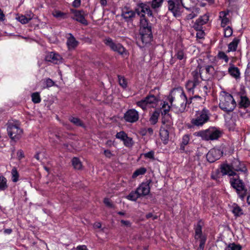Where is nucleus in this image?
<instances>
[{
	"label": "nucleus",
	"instance_id": "f257e3e1",
	"mask_svg": "<svg viewBox=\"0 0 250 250\" xmlns=\"http://www.w3.org/2000/svg\"><path fill=\"white\" fill-rule=\"evenodd\" d=\"M171 106H174L177 111H184L187 104V98L183 89L181 88L173 89L168 97Z\"/></svg>",
	"mask_w": 250,
	"mask_h": 250
},
{
	"label": "nucleus",
	"instance_id": "f03ea898",
	"mask_svg": "<svg viewBox=\"0 0 250 250\" xmlns=\"http://www.w3.org/2000/svg\"><path fill=\"white\" fill-rule=\"evenodd\" d=\"M237 171L246 172L247 170L245 165L240 162L238 159H234L230 166L224 165L221 167V172L222 175L228 174L229 176H232L235 174L233 171Z\"/></svg>",
	"mask_w": 250,
	"mask_h": 250
},
{
	"label": "nucleus",
	"instance_id": "7ed1b4c3",
	"mask_svg": "<svg viewBox=\"0 0 250 250\" xmlns=\"http://www.w3.org/2000/svg\"><path fill=\"white\" fill-rule=\"evenodd\" d=\"M236 106V103L230 94H225L222 96L219 103V107L223 110L229 112L232 111Z\"/></svg>",
	"mask_w": 250,
	"mask_h": 250
},
{
	"label": "nucleus",
	"instance_id": "20e7f679",
	"mask_svg": "<svg viewBox=\"0 0 250 250\" xmlns=\"http://www.w3.org/2000/svg\"><path fill=\"white\" fill-rule=\"evenodd\" d=\"M201 68V67L198 66L197 69L192 72L193 80L188 81L186 85L188 91L192 94L193 93V89L197 85H199L201 82L200 80V79H202L200 73Z\"/></svg>",
	"mask_w": 250,
	"mask_h": 250
},
{
	"label": "nucleus",
	"instance_id": "39448f33",
	"mask_svg": "<svg viewBox=\"0 0 250 250\" xmlns=\"http://www.w3.org/2000/svg\"><path fill=\"white\" fill-rule=\"evenodd\" d=\"M7 125L8 134L14 141L19 139L22 133V130L20 128L18 122H8Z\"/></svg>",
	"mask_w": 250,
	"mask_h": 250
},
{
	"label": "nucleus",
	"instance_id": "423d86ee",
	"mask_svg": "<svg viewBox=\"0 0 250 250\" xmlns=\"http://www.w3.org/2000/svg\"><path fill=\"white\" fill-rule=\"evenodd\" d=\"M209 118V111L204 108L201 111L196 112L195 118L191 120V123L194 125L201 126L207 122Z\"/></svg>",
	"mask_w": 250,
	"mask_h": 250
},
{
	"label": "nucleus",
	"instance_id": "0eeeda50",
	"mask_svg": "<svg viewBox=\"0 0 250 250\" xmlns=\"http://www.w3.org/2000/svg\"><path fill=\"white\" fill-rule=\"evenodd\" d=\"M168 9L175 17H178L183 12L182 5L179 0H168L167 1Z\"/></svg>",
	"mask_w": 250,
	"mask_h": 250
},
{
	"label": "nucleus",
	"instance_id": "6e6552de",
	"mask_svg": "<svg viewBox=\"0 0 250 250\" xmlns=\"http://www.w3.org/2000/svg\"><path fill=\"white\" fill-rule=\"evenodd\" d=\"M136 14L140 15V12L138 9L135 11L131 10L130 8L125 6L122 10L121 17L126 22L131 21L136 17Z\"/></svg>",
	"mask_w": 250,
	"mask_h": 250
},
{
	"label": "nucleus",
	"instance_id": "1a4fd4ad",
	"mask_svg": "<svg viewBox=\"0 0 250 250\" xmlns=\"http://www.w3.org/2000/svg\"><path fill=\"white\" fill-rule=\"evenodd\" d=\"M230 183L231 186L236 189L239 197L243 199L246 195L247 189L242 180L238 179L232 178L230 180Z\"/></svg>",
	"mask_w": 250,
	"mask_h": 250
},
{
	"label": "nucleus",
	"instance_id": "9d476101",
	"mask_svg": "<svg viewBox=\"0 0 250 250\" xmlns=\"http://www.w3.org/2000/svg\"><path fill=\"white\" fill-rule=\"evenodd\" d=\"M105 44L110 48L113 51L118 52L121 55L126 54L125 48L120 43H116L110 38L104 40Z\"/></svg>",
	"mask_w": 250,
	"mask_h": 250
},
{
	"label": "nucleus",
	"instance_id": "9b49d317",
	"mask_svg": "<svg viewBox=\"0 0 250 250\" xmlns=\"http://www.w3.org/2000/svg\"><path fill=\"white\" fill-rule=\"evenodd\" d=\"M157 99L153 95H149L144 99L137 102V105L143 110L146 109L147 106H151V104H156Z\"/></svg>",
	"mask_w": 250,
	"mask_h": 250
},
{
	"label": "nucleus",
	"instance_id": "f8f14e48",
	"mask_svg": "<svg viewBox=\"0 0 250 250\" xmlns=\"http://www.w3.org/2000/svg\"><path fill=\"white\" fill-rule=\"evenodd\" d=\"M223 152L218 149L212 148L207 154V159L210 163L218 160L222 155Z\"/></svg>",
	"mask_w": 250,
	"mask_h": 250
},
{
	"label": "nucleus",
	"instance_id": "ddd939ff",
	"mask_svg": "<svg viewBox=\"0 0 250 250\" xmlns=\"http://www.w3.org/2000/svg\"><path fill=\"white\" fill-rule=\"evenodd\" d=\"M125 120L129 123H134L139 119L138 112L135 109H132L127 110L124 115Z\"/></svg>",
	"mask_w": 250,
	"mask_h": 250
},
{
	"label": "nucleus",
	"instance_id": "4468645a",
	"mask_svg": "<svg viewBox=\"0 0 250 250\" xmlns=\"http://www.w3.org/2000/svg\"><path fill=\"white\" fill-rule=\"evenodd\" d=\"M151 182V180H148L146 183H142L140 186L136 189L137 192L142 196H146L148 195L150 192V188L149 184Z\"/></svg>",
	"mask_w": 250,
	"mask_h": 250
},
{
	"label": "nucleus",
	"instance_id": "2eb2a0df",
	"mask_svg": "<svg viewBox=\"0 0 250 250\" xmlns=\"http://www.w3.org/2000/svg\"><path fill=\"white\" fill-rule=\"evenodd\" d=\"M209 20V16L207 14H205L201 16L193 25V28L195 30H200L202 29V25L206 24Z\"/></svg>",
	"mask_w": 250,
	"mask_h": 250
},
{
	"label": "nucleus",
	"instance_id": "dca6fc26",
	"mask_svg": "<svg viewBox=\"0 0 250 250\" xmlns=\"http://www.w3.org/2000/svg\"><path fill=\"white\" fill-rule=\"evenodd\" d=\"M47 61L51 62L55 64H58L62 62V58L58 54L51 52L45 58Z\"/></svg>",
	"mask_w": 250,
	"mask_h": 250
},
{
	"label": "nucleus",
	"instance_id": "f3484780",
	"mask_svg": "<svg viewBox=\"0 0 250 250\" xmlns=\"http://www.w3.org/2000/svg\"><path fill=\"white\" fill-rule=\"evenodd\" d=\"M72 12L74 13L75 17L74 19L84 25L87 24V21L84 18L83 11L74 10L72 11Z\"/></svg>",
	"mask_w": 250,
	"mask_h": 250
},
{
	"label": "nucleus",
	"instance_id": "a211bd4d",
	"mask_svg": "<svg viewBox=\"0 0 250 250\" xmlns=\"http://www.w3.org/2000/svg\"><path fill=\"white\" fill-rule=\"evenodd\" d=\"M152 38V35H149V34H144L140 33L137 38V42H141L142 45H144L147 44V43H149L151 41Z\"/></svg>",
	"mask_w": 250,
	"mask_h": 250
},
{
	"label": "nucleus",
	"instance_id": "6ab92c4d",
	"mask_svg": "<svg viewBox=\"0 0 250 250\" xmlns=\"http://www.w3.org/2000/svg\"><path fill=\"white\" fill-rule=\"evenodd\" d=\"M228 72L232 77L235 79H238L240 77V73L239 69L232 63L229 64V67L228 68Z\"/></svg>",
	"mask_w": 250,
	"mask_h": 250
},
{
	"label": "nucleus",
	"instance_id": "aec40b11",
	"mask_svg": "<svg viewBox=\"0 0 250 250\" xmlns=\"http://www.w3.org/2000/svg\"><path fill=\"white\" fill-rule=\"evenodd\" d=\"M229 14V11H221L220 12L219 18L221 19V26L224 27L228 24L230 21L227 16Z\"/></svg>",
	"mask_w": 250,
	"mask_h": 250
},
{
	"label": "nucleus",
	"instance_id": "412c9836",
	"mask_svg": "<svg viewBox=\"0 0 250 250\" xmlns=\"http://www.w3.org/2000/svg\"><path fill=\"white\" fill-rule=\"evenodd\" d=\"M70 36L67 39V45L69 49H74L78 45V42L71 34H70Z\"/></svg>",
	"mask_w": 250,
	"mask_h": 250
},
{
	"label": "nucleus",
	"instance_id": "4be33fe9",
	"mask_svg": "<svg viewBox=\"0 0 250 250\" xmlns=\"http://www.w3.org/2000/svg\"><path fill=\"white\" fill-rule=\"evenodd\" d=\"M240 42V39L238 38H234L232 42H230L228 45V52L235 51L236 50L238 43Z\"/></svg>",
	"mask_w": 250,
	"mask_h": 250
},
{
	"label": "nucleus",
	"instance_id": "5701e85b",
	"mask_svg": "<svg viewBox=\"0 0 250 250\" xmlns=\"http://www.w3.org/2000/svg\"><path fill=\"white\" fill-rule=\"evenodd\" d=\"M162 122L166 125L167 128H169L172 125V120L169 114H166L163 116Z\"/></svg>",
	"mask_w": 250,
	"mask_h": 250
},
{
	"label": "nucleus",
	"instance_id": "b1692460",
	"mask_svg": "<svg viewBox=\"0 0 250 250\" xmlns=\"http://www.w3.org/2000/svg\"><path fill=\"white\" fill-rule=\"evenodd\" d=\"M240 101L239 102V104L241 106L244 107H247L250 104V101L246 96H244L242 94L240 95Z\"/></svg>",
	"mask_w": 250,
	"mask_h": 250
},
{
	"label": "nucleus",
	"instance_id": "393cba45",
	"mask_svg": "<svg viewBox=\"0 0 250 250\" xmlns=\"http://www.w3.org/2000/svg\"><path fill=\"white\" fill-rule=\"evenodd\" d=\"M197 136L201 137L202 139L206 141L210 140L209 129L197 132Z\"/></svg>",
	"mask_w": 250,
	"mask_h": 250
},
{
	"label": "nucleus",
	"instance_id": "a878e982",
	"mask_svg": "<svg viewBox=\"0 0 250 250\" xmlns=\"http://www.w3.org/2000/svg\"><path fill=\"white\" fill-rule=\"evenodd\" d=\"M191 11V13L188 14L187 16V20H191L196 17L199 13L200 8L197 7H192L189 10Z\"/></svg>",
	"mask_w": 250,
	"mask_h": 250
},
{
	"label": "nucleus",
	"instance_id": "bb28decb",
	"mask_svg": "<svg viewBox=\"0 0 250 250\" xmlns=\"http://www.w3.org/2000/svg\"><path fill=\"white\" fill-rule=\"evenodd\" d=\"M209 130L210 140H216L220 137L221 132L219 131L213 129H209Z\"/></svg>",
	"mask_w": 250,
	"mask_h": 250
},
{
	"label": "nucleus",
	"instance_id": "cd10ccee",
	"mask_svg": "<svg viewBox=\"0 0 250 250\" xmlns=\"http://www.w3.org/2000/svg\"><path fill=\"white\" fill-rule=\"evenodd\" d=\"M72 164L74 168L76 169H81L82 167V163L78 158H73L72 160Z\"/></svg>",
	"mask_w": 250,
	"mask_h": 250
},
{
	"label": "nucleus",
	"instance_id": "c85d7f7f",
	"mask_svg": "<svg viewBox=\"0 0 250 250\" xmlns=\"http://www.w3.org/2000/svg\"><path fill=\"white\" fill-rule=\"evenodd\" d=\"M8 188L6 179L2 175H0V190H4Z\"/></svg>",
	"mask_w": 250,
	"mask_h": 250
},
{
	"label": "nucleus",
	"instance_id": "c756f323",
	"mask_svg": "<svg viewBox=\"0 0 250 250\" xmlns=\"http://www.w3.org/2000/svg\"><path fill=\"white\" fill-rule=\"evenodd\" d=\"M69 120L76 126H83V124L82 121L79 118L74 117L69 118Z\"/></svg>",
	"mask_w": 250,
	"mask_h": 250
},
{
	"label": "nucleus",
	"instance_id": "7c9ffc66",
	"mask_svg": "<svg viewBox=\"0 0 250 250\" xmlns=\"http://www.w3.org/2000/svg\"><path fill=\"white\" fill-rule=\"evenodd\" d=\"M159 114L160 113L158 111H155L152 113L149 119V121L152 124L155 125L157 122Z\"/></svg>",
	"mask_w": 250,
	"mask_h": 250
},
{
	"label": "nucleus",
	"instance_id": "2f4dec72",
	"mask_svg": "<svg viewBox=\"0 0 250 250\" xmlns=\"http://www.w3.org/2000/svg\"><path fill=\"white\" fill-rule=\"evenodd\" d=\"M140 197V195L137 192V190H136L135 192H130L127 196V198L128 200L135 201Z\"/></svg>",
	"mask_w": 250,
	"mask_h": 250
},
{
	"label": "nucleus",
	"instance_id": "473e14b6",
	"mask_svg": "<svg viewBox=\"0 0 250 250\" xmlns=\"http://www.w3.org/2000/svg\"><path fill=\"white\" fill-rule=\"evenodd\" d=\"M146 169L144 167H141L137 169L133 174L132 178H135L140 175L144 174L146 172Z\"/></svg>",
	"mask_w": 250,
	"mask_h": 250
},
{
	"label": "nucleus",
	"instance_id": "72a5a7b5",
	"mask_svg": "<svg viewBox=\"0 0 250 250\" xmlns=\"http://www.w3.org/2000/svg\"><path fill=\"white\" fill-rule=\"evenodd\" d=\"M140 28H148L149 27H151L150 25H148V23L146 19L145 18L144 15L143 14L141 16V19L140 20Z\"/></svg>",
	"mask_w": 250,
	"mask_h": 250
},
{
	"label": "nucleus",
	"instance_id": "f704fd0d",
	"mask_svg": "<svg viewBox=\"0 0 250 250\" xmlns=\"http://www.w3.org/2000/svg\"><path fill=\"white\" fill-rule=\"evenodd\" d=\"M202 235V227L201 225L198 223L195 228V238H200Z\"/></svg>",
	"mask_w": 250,
	"mask_h": 250
},
{
	"label": "nucleus",
	"instance_id": "c9c22d12",
	"mask_svg": "<svg viewBox=\"0 0 250 250\" xmlns=\"http://www.w3.org/2000/svg\"><path fill=\"white\" fill-rule=\"evenodd\" d=\"M12 181L16 182L18 181L19 175L16 167H13L11 171Z\"/></svg>",
	"mask_w": 250,
	"mask_h": 250
},
{
	"label": "nucleus",
	"instance_id": "e433bc0d",
	"mask_svg": "<svg viewBox=\"0 0 250 250\" xmlns=\"http://www.w3.org/2000/svg\"><path fill=\"white\" fill-rule=\"evenodd\" d=\"M32 100L35 104L39 103L41 102V97L38 92L33 93L32 95Z\"/></svg>",
	"mask_w": 250,
	"mask_h": 250
},
{
	"label": "nucleus",
	"instance_id": "4c0bfd02",
	"mask_svg": "<svg viewBox=\"0 0 250 250\" xmlns=\"http://www.w3.org/2000/svg\"><path fill=\"white\" fill-rule=\"evenodd\" d=\"M17 19L22 24L28 23L31 20V17H26L25 15H21L17 18Z\"/></svg>",
	"mask_w": 250,
	"mask_h": 250
},
{
	"label": "nucleus",
	"instance_id": "58836bf2",
	"mask_svg": "<svg viewBox=\"0 0 250 250\" xmlns=\"http://www.w3.org/2000/svg\"><path fill=\"white\" fill-rule=\"evenodd\" d=\"M164 0H152L151 7L154 8H157L160 7L163 2Z\"/></svg>",
	"mask_w": 250,
	"mask_h": 250
},
{
	"label": "nucleus",
	"instance_id": "ea45409f",
	"mask_svg": "<svg viewBox=\"0 0 250 250\" xmlns=\"http://www.w3.org/2000/svg\"><path fill=\"white\" fill-rule=\"evenodd\" d=\"M189 140V137L188 135H185L183 136L181 146V148L183 150L185 148V146L187 145Z\"/></svg>",
	"mask_w": 250,
	"mask_h": 250
},
{
	"label": "nucleus",
	"instance_id": "a19ab883",
	"mask_svg": "<svg viewBox=\"0 0 250 250\" xmlns=\"http://www.w3.org/2000/svg\"><path fill=\"white\" fill-rule=\"evenodd\" d=\"M118 81L119 84L124 88L127 87V82L124 77L118 76Z\"/></svg>",
	"mask_w": 250,
	"mask_h": 250
},
{
	"label": "nucleus",
	"instance_id": "79ce46f5",
	"mask_svg": "<svg viewBox=\"0 0 250 250\" xmlns=\"http://www.w3.org/2000/svg\"><path fill=\"white\" fill-rule=\"evenodd\" d=\"M170 108V106L167 104H164L162 108V116L165 115L166 114H169L168 113Z\"/></svg>",
	"mask_w": 250,
	"mask_h": 250
},
{
	"label": "nucleus",
	"instance_id": "37998d69",
	"mask_svg": "<svg viewBox=\"0 0 250 250\" xmlns=\"http://www.w3.org/2000/svg\"><path fill=\"white\" fill-rule=\"evenodd\" d=\"M206 73L209 75L212 76L215 73V69L212 65L206 66Z\"/></svg>",
	"mask_w": 250,
	"mask_h": 250
},
{
	"label": "nucleus",
	"instance_id": "c03bdc74",
	"mask_svg": "<svg viewBox=\"0 0 250 250\" xmlns=\"http://www.w3.org/2000/svg\"><path fill=\"white\" fill-rule=\"evenodd\" d=\"M175 56L179 60H182L184 59L185 58V54L184 53V51L182 49L178 50Z\"/></svg>",
	"mask_w": 250,
	"mask_h": 250
},
{
	"label": "nucleus",
	"instance_id": "a18cd8bd",
	"mask_svg": "<svg viewBox=\"0 0 250 250\" xmlns=\"http://www.w3.org/2000/svg\"><path fill=\"white\" fill-rule=\"evenodd\" d=\"M232 29L230 26H228L224 30V36L225 37H229L232 34Z\"/></svg>",
	"mask_w": 250,
	"mask_h": 250
},
{
	"label": "nucleus",
	"instance_id": "49530a36",
	"mask_svg": "<svg viewBox=\"0 0 250 250\" xmlns=\"http://www.w3.org/2000/svg\"><path fill=\"white\" fill-rule=\"evenodd\" d=\"M140 33L144 34H149V35H152L151 27H149L148 28H140Z\"/></svg>",
	"mask_w": 250,
	"mask_h": 250
},
{
	"label": "nucleus",
	"instance_id": "de8ad7c7",
	"mask_svg": "<svg viewBox=\"0 0 250 250\" xmlns=\"http://www.w3.org/2000/svg\"><path fill=\"white\" fill-rule=\"evenodd\" d=\"M199 86V90L201 92V94L202 95L207 94V90L208 89L207 86L206 85L203 84V83H200Z\"/></svg>",
	"mask_w": 250,
	"mask_h": 250
},
{
	"label": "nucleus",
	"instance_id": "09e8293b",
	"mask_svg": "<svg viewBox=\"0 0 250 250\" xmlns=\"http://www.w3.org/2000/svg\"><path fill=\"white\" fill-rule=\"evenodd\" d=\"M124 145L128 147L131 146L132 145V140L131 138L126 137L125 138V139L123 140Z\"/></svg>",
	"mask_w": 250,
	"mask_h": 250
},
{
	"label": "nucleus",
	"instance_id": "8fccbe9b",
	"mask_svg": "<svg viewBox=\"0 0 250 250\" xmlns=\"http://www.w3.org/2000/svg\"><path fill=\"white\" fill-rule=\"evenodd\" d=\"M142 155H144L146 158H149L152 160L154 159V152L152 150L147 153L142 154Z\"/></svg>",
	"mask_w": 250,
	"mask_h": 250
},
{
	"label": "nucleus",
	"instance_id": "3c124183",
	"mask_svg": "<svg viewBox=\"0 0 250 250\" xmlns=\"http://www.w3.org/2000/svg\"><path fill=\"white\" fill-rule=\"evenodd\" d=\"M180 2L182 5V8H185L187 10H189V8L186 7V5L189 4L191 0H179Z\"/></svg>",
	"mask_w": 250,
	"mask_h": 250
},
{
	"label": "nucleus",
	"instance_id": "603ef678",
	"mask_svg": "<svg viewBox=\"0 0 250 250\" xmlns=\"http://www.w3.org/2000/svg\"><path fill=\"white\" fill-rule=\"evenodd\" d=\"M140 7L141 8V12L144 13L145 14L146 13V12L149 9V7L144 4V3H141L139 5Z\"/></svg>",
	"mask_w": 250,
	"mask_h": 250
},
{
	"label": "nucleus",
	"instance_id": "864d4df0",
	"mask_svg": "<svg viewBox=\"0 0 250 250\" xmlns=\"http://www.w3.org/2000/svg\"><path fill=\"white\" fill-rule=\"evenodd\" d=\"M218 58L223 59L227 62L229 61V58L224 52H220L218 54Z\"/></svg>",
	"mask_w": 250,
	"mask_h": 250
},
{
	"label": "nucleus",
	"instance_id": "5fc2aeb1",
	"mask_svg": "<svg viewBox=\"0 0 250 250\" xmlns=\"http://www.w3.org/2000/svg\"><path fill=\"white\" fill-rule=\"evenodd\" d=\"M45 86H44L43 87H49L53 86L54 85V82L50 79H46L45 81Z\"/></svg>",
	"mask_w": 250,
	"mask_h": 250
},
{
	"label": "nucleus",
	"instance_id": "6e6d98bb",
	"mask_svg": "<svg viewBox=\"0 0 250 250\" xmlns=\"http://www.w3.org/2000/svg\"><path fill=\"white\" fill-rule=\"evenodd\" d=\"M228 248L229 250H241V247L239 245H237L233 243L229 245Z\"/></svg>",
	"mask_w": 250,
	"mask_h": 250
},
{
	"label": "nucleus",
	"instance_id": "4d7b16f0",
	"mask_svg": "<svg viewBox=\"0 0 250 250\" xmlns=\"http://www.w3.org/2000/svg\"><path fill=\"white\" fill-rule=\"evenodd\" d=\"M241 208L238 206H236L234 207L233 209V213H234L237 216H239L242 213L241 212Z\"/></svg>",
	"mask_w": 250,
	"mask_h": 250
},
{
	"label": "nucleus",
	"instance_id": "13d9d810",
	"mask_svg": "<svg viewBox=\"0 0 250 250\" xmlns=\"http://www.w3.org/2000/svg\"><path fill=\"white\" fill-rule=\"evenodd\" d=\"M126 134L123 131H121L117 133L116 137L118 139H120L122 140H124L126 137Z\"/></svg>",
	"mask_w": 250,
	"mask_h": 250
},
{
	"label": "nucleus",
	"instance_id": "bf43d9fd",
	"mask_svg": "<svg viewBox=\"0 0 250 250\" xmlns=\"http://www.w3.org/2000/svg\"><path fill=\"white\" fill-rule=\"evenodd\" d=\"M196 30L198 31V32L196 34L197 38H198L199 39H202V38H203L204 36V35H205V33L203 32V31H202V29H200V30Z\"/></svg>",
	"mask_w": 250,
	"mask_h": 250
},
{
	"label": "nucleus",
	"instance_id": "052dcab7",
	"mask_svg": "<svg viewBox=\"0 0 250 250\" xmlns=\"http://www.w3.org/2000/svg\"><path fill=\"white\" fill-rule=\"evenodd\" d=\"M53 14L56 18H62L64 16V14L59 11H55Z\"/></svg>",
	"mask_w": 250,
	"mask_h": 250
},
{
	"label": "nucleus",
	"instance_id": "680f3d73",
	"mask_svg": "<svg viewBox=\"0 0 250 250\" xmlns=\"http://www.w3.org/2000/svg\"><path fill=\"white\" fill-rule=\"evenodd\" d=\"M160 135L162 136H164L166 138H167L168 137V133L167 130L164 129L163 130H161Z\"/></svg>",
	"mask_w": 250,
	"mask_h": 250
},
{
	"label": "nucleus",
	"instance_id": "e2e57ef3",
	"mask_svg": "<svg viewBox=\"0 0 250 250\" xmlns=\"http://www.w3.org/2000/svg\"><path fill=\"white\" fill-rule=\"evenodd\" d=\"M104 203L108 207H112V204L110 203V200L108 198H105L104 200Z\"/></svg>",
	"mask_w": 250,
	"mask_h": 250
},
{
	"label": "nucleus",
	"instance_id": "0e129e2a",
	"mask_svg": "<svg viewBox=\"0 0 250 250\" xmlns=\"http://www.w3.org/2000/svg\"><path fill=\"white\" fill-rule=\"evenodd\" d=\"M104 154L105 156L108 158H111L113 156V154L109 150H105L104 151Z\"/></svg>",
	"mask_w": 250,
	"mask_h": 250
},
{
	"label": "nucleus",
	"instance_id": "69168bd1",
	"mask_svg": "<svg viewBox=\"0 0 250 250\" xmlns=\"http://www.w3.org/2000/svg\"><path fill=\"white\" fill-rule=\"evenodd\" d=\"M17 156L19 159H21L24 157V153L21 150H20L17 152Z\"/></svg>",
	"mask_w": 250,
	"mask_h": 250
},
{
	"label": "nucleus",
	"instance_id": "338daca9",
	"mask_svg": "<svg viewBox=\"0 0 250 250\" xmlns=\"http://www.w3.org/2000/svg\"><path fill=\"white\" fill-rule=\"evenodd\" d=\"M81 4V0H75L73 2V6L75 7H78Z\"/></svg>",
	"mask_w": 250,
	"mask_h": 250
},
{
	"label": "nucleus",
	"instance_id": "774afa93",
	"mask_svg": "<svg viewBox=\"0 0 250 250\" xmlns=\"http://www.w3.org/2000/svg\"><path fill=\"white\" fill-rule=\"evenodd\" d=\"M77 250H88L85 245L79 246L76 248Z\"/></svg>",
	"mask_w": 250,
	"mask_h": 250
}]
</instances>
